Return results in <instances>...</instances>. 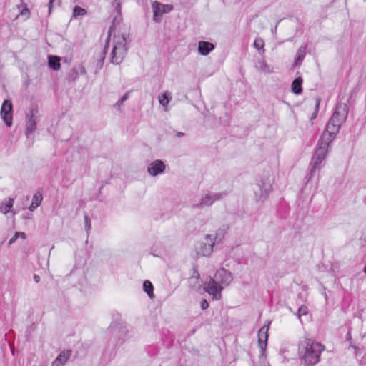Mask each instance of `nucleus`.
Masks as SVG:
<instances>
[{
	"label": "nucleus",
	"mask_w": 366,
	"mask_h": 366,
	"mask_svg": "<svg viewBox=\"0 0 366 366\" xmlns=\"http://www.w3.org/2000/svg\"><path fill=\"white\" fill-rule=\"evenodd\" d=\"M324 350V345L312 339L306 338L299 344L300 356L305 364L310 366L320 362L321 353Z\"/></svg>",
	"instance_id": "nucleus-1"
},
{
	"label": "nucleus",
	"mask_w": 366,
	"mask_h": 366,
	"mask_svg": "<svg viewBox=\"0 0 366 366\" xmlns=\"http://www.w3.org/2000/svg\"><path fill=\"white\" fill-rule=\"evenodd\" d=\"M335 139V137L330 134L322 132L318 141L317 148L311 159V175H313L316 169H320L321 164L326 159L329 153V149Z\"/></svg>",
	"instance_id": "nucleus-2"
},
{
	"label": "nucleus",
	"mask_w": 366,
	"mask_h": 366,
	"mask_svg": "<svg viewBox=\"0 0 366 366\" xmlns=\"http://www.w3.org/2000/svg\"><path fill=\"white\" fill-rule=\"evenodd\" d=\"M348 112L349 108L347 104L342 102L338 103L323 132L336 137L342 125L347 118Z\"/></svg>",
	"instance_id": "nucleus-3"
},
{
	"label": "nucleus",
	"mask_w": 366,
	"mask_h": 366,
	"mask_svg": "<svg viewBox=\"0 0 366 366\" xmlns=\"http://www.w3.org/2000/svg\"><path fill=\"white\" fill-rule=\"evenodd\" d=\"M128 43L126 33L114 36L110 56L112 64L118 65L122 62L128 51Z\"/></svg>",
	"instance_id": "nucleus-4"
},
{
	"label": "nucleus",
	"mask_w": 366,
	"mask_h": 366,
	"mask_svg": "<svg viewBox=\"0 0 366 366\" xmlns=\"http://www.w3.org/2000/svg\"><path fill=\"white\" fill-rule=\"evenodd\" d=\"M273 178L271 175H266L257 180L254 192L256 200L258 202L264 201L271 192L272 189Z\"/></svg>",
	"instance_id": "nucleus-5"
},
{
	"label": "nucleus",
	"mask_w": 366,
	"mask_h": 366,
	"mask_svg": "<svg viewBox=\"0 0 366 366\" xmlns=\"http://www.w3.org/2000/svg\"><path fill=\"white\" fill-rule=\"evenodd\" d=\"M217 239V234L215 236L212 234H207L204 237V240L201 243L198 248L197 253L203 257L209 256L212 252L215 244V242Z\"/></svg>",
	"instance_id": "nucleus-6"
},
{
	"label": "nucleus",
	"mask_w": 366,
	"mask_h": 366,
	"mask_svg": "<svg viewBox=\"0 0 366 366\" xmlns=\"http://www.w3.org/2000/svg\"><path fill=\"white\" fill-rule=\"evenodd\" d=\"M224 196H226L225 192L206 194L202 197L199 202L194 204L193 207L199 209L209 207Z\"/></svg>",
	"instance_id": "nucleus-7"
},
{
	"label": "nucleus",
	"mask_w": 366,
	"mask_h": 366,
	"mask_svg": "<svg viewBox=\"0 0 366 366\" xmlns=\"http://www.w3.org/2000/svg\"><path fill=\"white\" fill-rule=\"evenodd\" d=\"M224 289L214 277H209V281L204 285V290L209 295H212L214 299L219 300L221 298V292Z\"/></svg>",
	"instance_id": "nucleus-8"
},
{
	"label": "nucleus",
	"mask_w": 366,
	"mask_h": 366,
	"mask_svg": "<svg viewBox=\"0 0 366 366\" xmlns=\"http://www.w3.org/2000/svg\"><path fill=\"white\" fill-rule=\"evenodd\" d=\"M153 11V20L159 23L162 21V16L164 14H167L173 9V6L171 4H163L157 1H154L152 4Z\"/></svg>",
	"instance_id": "nucleus-9"
},
{
	"label": "nucleus",
	"mask_w": 366,
	"mask_h": 366,
	"mask_svg": "<svg viewBox=\"0 0 366 366\" xmlns=\"http://www.w3.org/2000/svg\"><path fill=\"white\" fill-rule=\"evenodd\" d=\"M108 49V42L99 51L97 52L91 64L92 70L94 74H97L104 65V59Z\"/></svg>",
	"instance_id": "nucleus-10"
},
{
	"label": "nucleus",
	"mask_w": 366,
	"mask_h": 366,
	"mask_svg": "<svg viewBox=\"0 0 366 366\" xmlns=\"http://www.w3.org/2000/svg\"><path fill=\"white\" fill-rule=\"evenodd\" d=\"M269 326H263L258 332V345L261 350L259 357H266Z\"/></svg>",
	"instance_id": "nucleus-11"
},
{
	"label": "nucleus",
	"mask_w": 366,
	"mask_h": 366,
	"mask_svg": "<svg viewBox=\"0 0 366 366\" xmlns=\"http://www.w3.org/2000/svg\"><path fill=\"white\" fill-rule=\"evenodd\" d=\"M165 169L164 162L162 160L156 159L148 164L147 172L151 177H157L163 174Z\"/></svg>",
	"instance_id": "nucleus-12"
},
{
	"label": "nucleus",
	"mask_w": 366,
	"mask_h": 366,
	"mask_svg": "<svg viewBox=\"0 0 366 366\" xmlns=\"http://www.w3.org/2000/svg\"><path fill=\"white\" fill-rule=\"evenodd\" d=\"M12 103L10 100L4 101L1 109V116L6 124L10 127L12 124Z\"/></svg>",
	"instance_id": "nucleus-13"
},
{
	"label": "nucleus",
	"mask_w": 366,
	"mask_h": 366,
	"mask_svg": "<svg viewBox=\"0 0 366 366\" xmlns=\"http://www.w3.org/2000/svg\"><path fill=\"white\" fill-rule=\"evenodd\" d=\"M214 278L223 286V287L228 286L233 280L232 274L224 268L218 269Z\"/></svg>",
	"instance_id": "nucleus-14"
},
{
	"label": "nucleus",
	"mask_w": 366,
	"mask_h": 366,
	"mask_svg": "<svg viewBox=\"0 0 366 366\" xmlns=\"http://www.w3.org/2000/svg\"><path fill=\"white\" fill-rule=\"evenodd\" d=\"M36 129V117L34 114V112H31L30 115L26 116V132L27 137H29Z\"/></svg>",
	"instance_id": "nucleus-15"
},
{
	"label": "nucleus",
	"mask_w": 366,
	"mask_h": 366,
	"mask_svg": "<svg viewBox=\"0 0 366 366\" xmlns=\"http://www.w3.org/2000/svg\"><path fill=\"white\" fill-rule=\"evenodd\" d=\"M214 49V45L209 41H200L198 43V52L200 55L207 56Z\"/></svg>",
	"instance_id": "nucleus-16"
},
{
	"label": "nucleus",
	"mask_w": 366,
	"mask_h": 366,
	"mask_svg": "<svg viewBox=\"0 0 366 366\" xmlns=\"http://www.w3.org/2000/svg\"><path fill=\"white\" fill-rule=\"evenodd\" d=\"M71 351L66 350L61 352L53 361L52 366H64L71 356Z\"/></svg>",
	"instance_id": "nucleus-17"
},
{
	"label": "nucleus",
	"mask_w": 366,
	"mask_h": 366,
	"mask_svg": "<svg viewBox=\"0 0 366 366\" xmlns=\"http://www.w3.org/2000/svg\"><path fill=\"white\" fill-rule=\"evenodd\" d=\"M255 67L259 71L265 74H271L273 72V70L267 64L264 59H258L255 63Z\"/></svg>",
	"instance_id": "nucleus-18"
},
{
	"label": "nucleus",
	"mask_w": 366,
	"mask_h": 366,
	"mask_svg": "<svg viewBox=\"0 0 366 366\" xmlns=\"http://www.w3.org/2000/svg\"><path fill=\"white\" fill-rule=\"evenodd\" d=\"M189 285L194 290H199L201 287L199 282V274L198 272L194 271L192 276L189 279Z\"/></svg>",
	"instance_id": "nucleus-19"
},
{
	"label": "nucleus",
	"mask_w": 366,
	"mask_h": 366,
	"mask_svg": "<svg viewBox=\"0 0 366 366\" xmlns=\"http://www.w3.org/2000/svg\"><path fill=\"white\" fill-rule=\"evenodd\" d=\"M14 202V199L13 198H9L4 202H2L0 205V212L4 214H6L9 212H11Z\"/></svg>",
	"instance_id": "nucleus-20"
},
{
	"label": "nucleus",
	"mask_w": 366,
	"mask_h": 366,
	"mask_svg": "<svg viewBox=\"0 0 366 366\" xmlns=\"http://www.w3.org/2000/svg\"><path fill=\"white\" fill-rule=\"evenodd\" d=\"M302 79L301 77L296 78L292 83L291 89L295 94H300L302 92Z\"/></svg>",
	"instance_id": "nucleus-21"
},
{
	"label": "nucleus",
	"mask_w": 366,
	"mask_h": 366,
	"mask_svg": "<svg viewBox=\"0 0 366 366\" xmlns=\"http://www.w3.org/2000/svg\"><path fill=\"white\" fill-rule=\"evenodd\" d=\"M49 66L54 69V71H58L60 69L61 64H60V58L56 56H49Z\"/></svg>",
	"instance_id": "nucleus-22"
},
{
	"label": "nucleus",
	"mask_w": 366,
	"mask_h": 366,
	"mask_svg": "<svg viewBox=\"0 0 366 366\" xmlns=\"http://www.w3.org/2000/svg\"><path fill=\"white\" fill-rule=\"evenodd\" d=\"M172 99V94L169 92L167 91L162 95L159 96V102L161 105L164 107V110L167 111V105Z\"/></svg>",
	"instance_id": "nucleus-23"
},
{
	"label": "nucleus",
	"mask_w": 366,
	"mask_h": 366,
	"mask_svg": "<svg viewBox=\"0 0 366 366\" xmlns=\"http://www.w3.org/2000/svg\"><path fill=\"white\" fill-rule=\"evenodd\" d=\"M43 197L41 194H36L33 196L32 202L29 209L31 212L34 211L41 203Z\"/></svg>",
	"instance_id": "nucleus-24"
},
{
	"label": "nucleus",
	"mask_w": 366,
	"mask_h": 366,
	"mask_svg": "<svg viewBox=\"0 0 366 366\" xmlns=\"http://www.w3.org/2000/svg\"><path fill=\"white\" fill-rule=\"evenodd\" d=\"M254 47L259 51L260 54H264L265 52L264 50V41L261 38H256L253 43Z\"/></svg>",
	"instance_id": "nucleus-25"
},
{
	"label": "nucleus",
	"mask_w": 366,
	"mask_h": 366,
	"mask_svg": "<svg viewBox=\"0 0 366 366\" xmlns=\"http://www.w3.org/2000/svg\"><path fill=\"white\" fill-rule=\"evenodd\" d=\"M144 291L148 295V296L152 299L154 298V287L152 282L149 280H145L143 283Z\"/></svg>",
	"instance_id": "nucleus-26"
},
{
	"label": "nucleus",
	"mask_w": 366,
	"mask_h": 366,
	"mask_svg": "<svg viewBox=\"0 0 366 366\" xmlns=\"http://www.w3.org/2000/svg\"><path fill=\"white\" fill-rule=\"evenodd\" d=\"M129 98V92L125 93L121 99L116 102L114 105V107L116 108L119 112H121V107L123 105L124 102L127 100Z\"/></svg>",
	"instance_id": "nucleus-27"
},
{
	"label": "nucleus",
	"mask_w": 366,
	"mask_h": 366,
	"mask_svg": "<svg viewBox=\"0 0 366 366\" xmlns=\"http://www.w3.org/2000/svg\"><path fill=\"white\" fill-rule=\"evenodd\" d=\"M86 14V11L84 9L81 8L79 6H75L73 10V16H84Z\"/></svg>",
	"instance_id": "nucleus-28"
},
{
	"label": "nucleus",
	"mask_w": 366,
	"mask_h": 366,
	"mask_svg": "<svg viewBox=\"0 0 366 366\" xmlns=\"http://www.w3.org/2000/svg\"><path fill=\"white\" fill-rule=\"evenodd\" d=\"M79 76V71L76 68H73L69 74V79L71 81H75Z\"/></svg>",
	"instance_id": "nucleus-29"
},
{
	"label": "nucleus",
	"mask_w": 366,
	"mask_h": 366,
	"mask_svg": "<svg viewBox=\"0 0 366 366\" xmlns=\"http://www.w3.org/2000/svg\"><path fill=\"white\" fill-rule=\"evenodd\" d=\"M308 313V309L306 306L302 305L297 310L296 315L300 319L301 316L305 315Z\"/></svg>",
	"instance_id": "nucleus-30"
},
{
	"label": "nucleus",
	"mask_w": 366,
	"mask_h": 366,
	"mask_svg": "<svg viewBox=\"0 0 366 366\" xmlns=\"http://www.w3.org/2000/svg\"><path fill=\"white\" fill-rule=\"evenodd\" d=\"M305 49L306 48L305 46H301L300 49H299V51H298V55H297V57L296 59V61H302L305 57Z\"/></svg>",
	"instance_id": "nucleus-31"
},
{
	"label": "nucleus",
	"mask_w": 366,
	"mask_h": 366,
	"mask_svg": "<svg viewBox=\"0 0 366 366\" xmlns=\"http://www.w3.org/2000/svg\"><path fill=\"white\" fill-rule=\"evenodd\" d=\"M320 99L319 98H317L315 99V111L311 117V119L313 120L315 119L316 117H317V115L318 114V110H319V106H320Z\"/></svg>",
	"instance_id": "nucleus-32"
},
{
	"label": "nucleus",
	"mask_w": 366,
	"mask_h": 366,
	"mask_svg": "<svg viewBox=\"0 0 366 366\" xmlns=\"http://www.w3.org/2000/svg\"><path fill=\"white\" fill-rule=\"evenodd\" d=\"M61 0H49V14L51 13V9L56 6H59Z\"/></svg>",
	"instance_id": "nucleus-33"
},
{
	"label": "nucleus",
	"mask_w": 366,
	"mask_h": 366,
	"mask_svg": "<svg viewBox=\"0 0 366 366\" xmlns=\"http://www.w3.org/2000/svg\"><path fill=\"white\" fill-rule=\"evenodd\" d=\"M20 15L24 16L25 19H28L29 17L30 11L26 6H23L20 11Z\"/></svg>",
	"instance_id": "nucleus-34"
},
{
	"label": "nucleus",
	"mask_w": 366,
	"mask_h": 366,
	"mask_svg": "<svg viewBox=\"0 0 366 366\" xmlns=\"http://www.w3.org/2000/svg\"><path fill=\"white\" fill-rule=\"evenodd\" d=\"M84 224H85V227H86V231L87 232L90 231L92 229V224H91V220L89 219L88 216L84 217Z\"/></svg>",
	"instance_id": "nucleus-35"
},
{
	"label": "nucleus",
	"mask_w": 366,
	"mask_h": 366,
	"mask_svg": "<svg viewBox=\"0 0 366 366\" xmlns=\"http://www.w3.org/2000/svg\"><path fill=\"white\" fill-rule=\"evenodd\" d=\"M18 238H19V232H16L14 234V235L9 239V245L14 244Z\"/></svg>",
	"instance_id": "nucleus-36"
},
{
	"label": "nucleus",
	"mask_w": 366,
	"mask_h": 366,
	"mask_svg": "<svg viewBox=\"0 0 366 366\" xmlns=\"http://www.w3.org/2000/svg\"><path fill=\"white\" fill-rule=\"evenodd\" d=\"M208 307H209V303L207 302V301L206 300H202L201 302V308L202 310H206L208 308Z\"/></svg>",
	"instance_id": "nucleus-37"
},
{
	"label": "nucleus",
	"mask_w": 366,
	"mask_h": 366,
	"mask_svg": "<svg viewBox=\"0 0 366 366\" xmlns=\"http://www.w3.org/2000/svg\"><path fill=\"white\" fill-rule=\"evenodd\" d=\"M262 360V362H261V365L259 366H269V364L265 361V357H259Z\"/></svg>",
	"instance_id": "nucleus-38"
},
{
	"label": "nucleus",
	"mask_w": 366,
	"mask_h": 366,
	"mask_svg": "<svg viewBox=\"0 0 366 366\" xmlns=\"http://www.w3.org/2000/svg\"><path fill=\"white\" fill-rule=\"evenodd\" d=\"M19 237H21V239H25L26 236V234L24 232H19Z\"/></svg>",
	"instance_id": "nucleus-39"
},
{
	"label": "nucleus",
	"mask_w": 366,
	"mask_h": 366,
	"mask_svg": "<svg viewBox=\"0 0 366 366\" xmlns=\"http://www.w3.org/2000/svg\"><path fill=\"white\" fill-rule=\"evenodd\" d=\"M34 279L36 283H38L40 281V277L37 274H34Z\"/></svg>",
	"instance_id": "nucleus-40"
},
{
	"label": "nucleus",
	"mask_w": 366,
	"mask_h": 366,
	"mask_svg": "<svg viewBox=\"0 0 366 366\" xmlns=\"http://www.w3.org/2000/svg\"><path fill=\"white\" fill-rule=\"evenodd\" d=\"M80 71H81V72L82 74H86V71L85 69H84L83 66H81V67H80Z\"/></svg>",
	"instance_id": "nucleus-41"
},
{
	"label": "nucleus",
	"mask_w": 366,
	"mask_h": 366,
	"mask_svg": "<svg viewBox=\"0 0 366 366\" xmlns=\"http://www.w3.org/2000/svg\"><path fill=\"white\" fill-rule=\"evenodd\" d=\"M184 135V134L183 132H177V136L178 137H183Z\"/></svg>",
	"instance_id": "nucleus-42"
},
{
	"label": "nucleus",
	"mask_w": 366,
	"mask_h": 366,
	"mask_svg": "<svg viewBox=\"0 0 366 366\" xmlns=\"http://www.w3.org/2000/svg\"><path fill=\"white\" fill-rule=\"evenodd\" d=\"M111 33H112V29H110L109 30L107 40H109V39L110 36H111Z\"/></svg>",
	"instance_id": "nucleus-43"
},
{
	"label": "nucleus",
	"mask_w": 366,
	"mask_h": 366,
	"mask_svg": "<svg viewBox=\"0 0 366 366\" xmlns=\"http://www.w3.org/2000/svg\"><path fill=\"white\" fill-rule=\"evenodd\" d=\"M347 339H350V338H351L350 332H347Z\"/></svg>",
	"instance_id": "nucleus-44"
}]
</instances>
